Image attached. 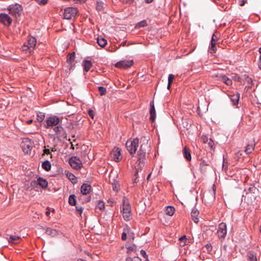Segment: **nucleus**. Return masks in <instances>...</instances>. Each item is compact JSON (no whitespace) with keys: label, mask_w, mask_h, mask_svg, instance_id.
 Returning <instances> with one entry per match:
<instances>
[{"label":"nucleus","mask_w":261,"mask_h":261,"mask_svg":"<svg viewBox=\"0 0 261 261\" xmlns=\"http://www.w3.org/2000/svg\"><path fill=\"white\" fill-rule=\"evenodd\" d=\"M139 140L138 138L134 139H129L126 142V147L130 154L136 153L137 149L139 146Z\"/></svg>","instance_id":"obj_3"},{"label":"nucleus","mask_w":261,"mask_h":261,"mask_svg":"<svg viewBox=\"0 0 261 261\" xmlns=\"http://www.w3.org/2000/svg\"><path fill=\"white\" fill-rule=\"evenodd\" d=\"M36 44V39L34 37H29L28 40L21 47L22 51L30 54L33 51Z\"/></svg>","instance_id":"obj_1"},{"label":"nucleus","mask_w":261,"mask_h":261,"mask_svg":"<svg viewBox=\"0 0 261 261\" xmlns=\"http://www.w3.org/2000/svg\"><path fill=\"white\" fill-rule=\"evenodd\" d=\"M147 23L146 20H143L142 21H140V22H138L136 25L135 28L137 29H139L141 28L147 26Z\"/></svg>","instance_id":"obj_26"},{"label":"nucleus","mask_w":261,"mask_h":261,"mask_svg":"<svg viewBox=\"0 0 261 261\" xmlns=\"http://www.w3.org/2000/svg\"><path fill=\"white\" fill-rule=\"evenodd\" d=\"M36 2L39 5H45L47 3L48 0H35Z\"/></svg>","instance_id":"obj_47"},{"label":"nucleus","mask_w":261,"mask_h":261,"mask_svg":"<svg viewBox=\"0 0 261 261\" xmlns=\"http://www.w3.org/2000/svg\"><path fill=\"white\" fill-rule=\"evenodd\" d=\"M91 190V186L90 185L84 184H83L81 188V193L83 195H87Z\"/></svg>","instance_id":"obj_17"},{"label":"nucleus","mask_w":261,"mask_h":261,"mask_svg":"<svg viewBox=\"0 0 261 261\" xmlns=\"http://www.w3.org/2000/svg\"><path fill=\"white\" fill-rule=\"evenodd\" d=\"M31 184L32 186H39L44 189L47 186L48 183L47 180H33Z\"/></svg>","instance_id":"obj_15"},{"label":"nucleus","mask_w":261,"mask_h":261,"mask_svg":"<svg viewBox=\"0 0 261 261\" xmlns=\"http://www.w3.org/2000/svg\"><path fill=\"white\" fill-rule=\"evenodd\" d=\"M149 148V146L148 145V143H143L141 145L140 148L139 150L138 151V161H139V164H142L143 165L144 161L146 159V153L147 151V149Z\"/></svg>","instance_id":"obj_2"},{"label":"nucleus","mask_w":261,"mask_h":261,"mask_svg":"<svg viewBox=\"0 0 261 261\" xmlns=\"http://www.w3.org/2000/svg\"><path fill=\"white\" fill-rule=\"evenodd\" d=\"M223 75H224L223 74L217 73L213 74L212 75V77H216L217 79V80L220 81V76H223Z\"/></svg>","instance_id":"obj_43"},{"label":"nucleus","mask_w":261,"mask_h":261,"mask_svg":"<svg viewBox=\"0 0 261 261\" xmlns=\"http://www.w3.org/2000/svg\"><path fill=\"white\" fill-rule=\"evenodd\" d=\"M33 146V142L28 138H23L20 144V147L25 154H30Z\"/></svg>","instance_id":"obj_4"},{"label":"nucleus","mask_w":261,"mask_h":261,"mask_svg":"<svg viewBox=\"0 0 261 261\" xmlns=\"http://www.w3.org/2000/svg\"><path fill=\"white\" fill-rule=\"evenodd\" d=\"M150 111H149L150 115V120L151 121H153L155 120V117H156L155 110V108H154L153 100H152L150 102Z\"/></svg>","instance_id":"obj_14"},{"label":"nucleus","mask_w":261,"mask_h":261,"mask_svg":"<svg viewBox=\"0 0 261 261\" xmlns=\"http://www.w3.org/2000/svg\"><path fill=\"white\" fill-rule=\"evenodd\" d=\"M119 1L124 4L130 5L133 3L134 0H119Z\"/></svg>","instance_id":"obj_46"},{"label":"nucleus","mask_w":261,"mask_h":261,"mask_svg":"<svg viewBox=\"0 0 261 261\" xmlns=\"http://www.w3.org/2000/svg\"><path fill=\"white\" fill-rule=\"evenodd\" d=\"M105 4L101 1H98L96 3V8L98 11H102L103 10Z\"/></svg>","instance_id":"obj_35"},{"label":"nucleus","mask_w":261,"mask_h":261,"mask_svg":"<svg viewBox=\"0 0 261 261\" xmlns=\"http://www.w3.org/2000/svg\"><path fill=\"white\" fill-rule=\"evenodd\" d=\"M88 115L92 118L93 119L94 117V113L93 110H88Z\"/></svg>","instance_id":"obj_51"},{"label":"nucleus","mask_w":261,"mask_h":261,"mask_svg":"<svg viewBox=\"0 0 261 261\" xmlns=\"http://www.w3.org/2000/svg\"><path fill=\"white\" fill-rule=\"evenodd\" d=\"M42 167L46 171H49L51 168V165L48 161H45L42 164Z\"/></svg>","instance_id":"obj_30"},{"label":"nucleus","mask_w":261,"mask_h":261,"mask_svg":"<svg viewBox=\"0 0 261 261\" xmlns=\"http://www.w3.org/2000/svg\"><path fill=\"white\" fill-rule=\"evenodd\" d=\"M209 146L211 147V149L213 148V146L214 145V141L210 138V140L207 142Z\"/></svg>","instance_id":"obj_53"},{"label":"nucleus","mask_w":261,"mask_h":261,"mask_svg":"<svg viewBox=\"0 0 261 261\" xmlns=\"http://www.w3.org/2000/svg\"><path fill=\"white\" fill-rule=\"evenodd\" d=\"M45 118V115L44 113L40 112L37 115V119L38 121L41 122H42Z\"/></svg>","instance_id":"obj_36"},{"label":"nucleus","mask_w":261,"mask_h":261,"mask_svg":"<svg viewBox=\"0 0 261 261\" xmlns=\"http://www.w3.org/2000/svg\"><path fill=\"white\" fill-rule=\"evenodd\" d=\"M82 65L84 67V70L86 72H88L92 66V63L91 61L85 60L82 62Z\"/></svg>","instance_id":"obj_18"},{"label":"nucleus","mask_w":261,"mask_h":261,"mask_svg":"<svg viewBox=\"0 0 261 261\" xmlns=\"http://www.w3.org/2000/svg\"><path fill=\"white\" fill-rule=\"evenodd\" d=\"M229 96L233 105L236 106L238 104L240 99V94L239 93L237 92L236 94H230Z\"/></svg>","instance_id":"obj_16"},{"label":"nucleus","mask_w":261,"mask_h":261,"mask_svg":"<svg viewBox=\"0 0 261 261\" xmlns=\"http://www.w3.org/2000/svg\"><path fill=\"white\" fill-rule=\"evenodd\" d=\"M207 165H208V164H207V162L203 160L200 163V167L201 169H202L203 167H205Z\"/></svg>","instance_id":"obj_49"},{"label":"nucleus","mask_w":261,"mask_h":261,"mask_svg":"<svg viewBox=\"0 0 261 261\" xmlns=\"http://www.w3.org/2000/svg\"><path fill=\"white\" fill-rule=\"evenodd\" d=\"M254 149V145L253 144H248L245 150L246 154L251 153Z\"/></svg>","instance_id":"obj_32"},{"label":"nucleus","mask_w":261,"mask_h":261,"mask_svg":"<svg viewBox=\"0 0 261 261\" xmlns=\"http://www.w3.org/2000/svg\"><path fill=\"white\" fill-rule=\"evenodd\" d=\"M217 233L219 238L224 239L227 233V227L225 223H221L218 226Z\"/></svg>","instance_id":"obj_10"},{"label":"nucleus","mask_w":261,"mask_h":261,"mask_svg":"<svg viewBox=\"0 0 261 261\" xmlns=\"http://www.w3.org/2000/svg\"><path fill=\"white\" fill-rule=\"evenodd\" d=\"M45 232L47 235H49V236H50L52 237L56 236L58 234L57 231L55 229H51V228H47Z\"/></svg>","instance_id":"obj_27"},{"label":"nucleus","mask_w":261,"mask_h":261,"mask_svg":"<svg viewBox=\"0 0 261 261\" xmlns=\"http://www.w3.org/2000/svg\"><path fill=\"white\" fill-rule=\"evenodd\" d=\"M96 208L100 210H103L105 208V204L103 201H98L96 204Z\"/></svg>","instance_id":"obj_37"},{"label":"nucleus","mask_w":261,"mask_h":261,"mask_svg":"<svg viewBox=\"0 0 261 261\" xmlns=\"http://www.w3.org/2000/svg\"><path fill=\"white\" fill-rule=\"evenodd\" d=\"M112 188L113 190L115 191H118L120 188V185L118 183V181L115 180L112 184Z\"/></svg>","instance_id":"obj_34"},{"label":"nucleus","mask_w":261,"mask_h":261,"mask_svg":"<svg viewBox=\"0 0 261 261\" xmlns=\"http://www.w3.org/2000/svg\"><path fill=\"white\" fill-rule=\"evenodd\" d=\"M76 198L75 196L74 195H71L69 197L68 202L69 204L71 205H75L76 204Z\"/></svg>","instance_id":"obj_33"},{"label":"nucleus","mask_w":261,"mask_h":261,"mask_svg":"<svg viewBox=\"0 0 261 261\" xmlns=\"http://www.w3.org/2000/svg\"><path fill=\"white\" fill-rule=\"evenodd\" d=\"M69 164L70 166L76 170L81 168L83 166L82 161L76 156H72L69 160Z\"/></svg>","instance_id":"obj_9"},{"label":"nucleus","mask_w":261,"mask_h":261,"mask_svg":"<svg viewBox=\"0 0 261 261\" xmlns=\"http://www.w3.org/2000/svg\"><path fill=\"white\" fill-rule=\"evenodd\" d=\"M179 241L180 242V246H185L186 244V241H187L186 237L185 236L181 237V238H179Z\"/></svg>","instance_id":"obj_40"},{"label":"nucleus","mask_w":261,"mask_h":261,"mask_svg":"<svg viewBox=\"0 0 261 261\" xmlns=\"http://www.w3.org/2000/svg\"><path fill=\"white\" fill-rule=\"evenodd\" d=\"M246 2L245 0H242L241 3L240 4V5L241 6H243L245 4Z\"/></svg>","instance_id":"obj_60"},{"label":"nucleus","mask_w":261,"mask_h":261,"mask_svg":"<svg viewBox=\"0 0 261 261\" xmlns=\"http://www.w3.org/2000/svg\"><path fill=\"white\" fill-rule=\"evenodd\" d=\"M121 149L119 148H115L112 151L111 153V155L112 158L115 161V162H119L121 159Z\"/></svg>","instance_id":"obj_13"},{"label":"nucleus","mask_w":261,"mask_h":261,"mask_svg":"<svg viewBox=\"0 0 261 261\" xmlns=\"http://www.w3.org/2000/svg\"><path fill=\"white\" fill-rule=\"evenodd\" d=\"M17 15H19L20 14H19V11H21L22 10V9L21 6L19 5L18 4H17Z\"/></svg>","instance_id":"obj_55"},{"label":"nucleus","mask_w":261,"mask_h":261,"mask_svg":"<svg viewBox=\"0 0 261 261\" xmlns=\"http://www.w3.org/2000/svg\"><path fill=\"white\" fill-rule=\"evenodd\" d=\"M75 54L74 52H72L69 54L67 57V62L70 64H72L74 60Z\"/></svg>","instance_id":"obj_25"},{"label":"nucleus","mask_w":261,"mask_h":261,"mask_svg":"<svg viewBox=\"0 0 261 261\" xmlns=\"http://www.w3.org/2000/svg\"><path fill=\"white\" fill-rule=\"evenodd\" d=\"M220 81L223 82L224 83H225L226 85L228 86L231 85L232 84V80L227 77L225 74L223 76H220Z\"/></svg>","instance_id":"obj_22"},{"label":"nucleus","mask_w":261,"mask_h":261,"mask_svg":"<svg viewBox=\"0 0 261 261\" xmlns=\"http://www.w3.org/2000/svg\"><path fill=\"white\" fill-rule=\"evenodd\" d=\"M128 252L133 251L134 250V247L132 246H130L127 248Z\"/></svg>","instance_id":"obj_58"},{"label":"nucleus","mask_w":261,"mask_h":261,"mask_svg":"<svg viewBox=\"0 0 261 261\" xmlns=\"http://www.w3.org/2000/svg\"><path fill=\"white\" fill-rule=\"evenodd\" d=\"M60 119L59 117L56 115H51L46 118L45 120L46 123L44 124V127L46 128H49L53 127H56L59 125Z\"/></svg>","instance_id":"obj_6"},{"label":"nucleus","mask_w":261,"mask_h":261,"mask_svg":"<svg viewBox=\"0 0 261 261\" xmlns=\"http://www.w3.org/2000/svg\"><path fill=\"white\" fill-rule=\"evenodd\" d=\"M182 153H183L185 158H186L188 161H191V155L190 151L186 146L184 147L183 150H182Z\"/></svg>","instance_id":"obj_20"},{"label":"nucleus","mask_w":261,"mask_h":261,"mask_svg":"<svg viewBox=\"0 0 261 261\" xmlns=\"http://www.w3.org/2000/svg\"><path fill=\"white\" fill-rule=\"evenodd\" d=\"M47 211H46V212H45V214H46V216H49V214H50V211H49V207H48L47 208Z\"/></svg>","instance_id":"obj_63"},{"label":"nucleus","mask_w":261,"mask_h":261,"mask_svg":"<svg viewBox=\"0 0 261 261\" xmlns=\"http://www.w3.org/2000/svg\"><path fill=\"white\" fill-rule=\"evenodd\" d=\"M201 139L202 140V142L204 143H206L208 142V141L210 140V139H208V137L206 136H204V135H203L201 137Z\"/></svg>","instance_id":"obj_44"},{"label":"nucleus","mask_w":261,"mask_h":261,"mask_svg":"<svg viewBox=\"0 0 261 261\" xmlns=\"http://www.w3.org/2000/svg\"><path fill=\"white\" fill-rule=\"evenodd\" d=\"M10 239L11 240V241H14L16 239V236H11L10 237Z\"/></svg>","instance_id":"obj_59"},{"label":"nucleus","mask_w":261,"mask_h":261,"mask_svg":"<svg viewBox=\"0 0 261 261\" xmlns=\"http://www.w3.org/2000/svg\"><path fill=\"white\" fill-rule=\"evenodd\" d=\"M247 257L249 261H257L256 254L253 252H249L247 254Z\"/></svg>","instance_id":"obj_29"},{"label":"nucleus","mask_w":261,"mask_h":261,"mask_svg":"<svg viewBox=\"0 0 261 261\" xmlns=\"http://www.w3.org/2000/svg\"><path fill=\"white\" fill-rule=\"evenodd\" d=\"M29 179H39V180H40V179H44L43 178L41 177H39L38 176V175L34 173H32V175H31V176L30 177V178Z\"/></svg>","instance_id":"obj_41"},{"label":"nucleus","mask_w":261,"mask_h":261,"mask_svg":"<svg viewBox=\"0 0 261 261\" xmlns=\"http://www.w3.org/2000/svg\"><path fill=\"white\" fill-rule=\"evenodd\" d=\"M70 1L73 2L75 4L84 3L86 1V0H70Z\"/></svg>","instance_id":"obj_52"},{"label":"nucleus","mask_w":261,"mask_h":261,"mask_svg":"<svg viewBox=\"0 0 261 261\" xmlns=\"http://www.w3.org/2000/svg\"><path fill=\"white\" fill-rule=\"evenodd\" d=\"M133 64L132 60H124L118 62L115 66L119 68L127 69L130 67Z\"/></svg>","instance_id":"obj_11"},{"label":"nucleus","mask_w":261,"mask_h":261,"mask_svg":"<svg viewBox=\"0 0 261 261\" xmlns=\"http://www.w3.org/2000/svg\"><path fill=\"white\" fill-rule=\"evenodd\" d=\"M53 130L55 132V135L58 140H61L67 138L66 132L65 128L61 125L54 127Z\"/></svg>","instance_id":"obj_7"},{"label":"nucleus","mask_w":261,"mask_h":261,"mask_svg":"<svg viewBox=\"0 0 261 261\" xmlns=\"http://www.w3.org/2000/svg\"><path fill=\"white\" fill-rule=\"evenodd\" d=\"M121 239L122 240L124 241L126 239V233L125 232H123L121 236Z\"/></svg>","instance_id":"obj_56"},{"label":"nucleus","mask_w":261,"mask_h":261,"mask_svg":"<svg viewBox=\"0 0 261 261\" xmlns=\"http://www.w3.org/2000/svg\"><path fill=\"white\" fill-rule=\"evenodd\" d=\"M227 162H225V159L224 158V156H223V165H222V168L224 170H226L227 168Z\"/></svg>","instance_id":"obj_50"},{"label":"nucleus","mask_w":261,"mask_h":261,"mask_svg":"<svg viewBox=\"0 0 261 261\" xmlns=\"http://www.w3.org/2000/svg\"><path fill=\"white\" fill-rule=\"evenodd\" d=\"M198 211L197 209L193 208L191 212V217L194 222L196 223L199 222V219L198 218Z\"/></svg>","instance_id":"obj_21"},{"label":"nucleus","mask_w":261,"mask_h":261,"mask_svg":"<svg viewBox=\"0 0 261 261\" xmlns=\"http://www.w3.org/2000/svg\"><path fill=\"white\" fill-rule=\"evenodd\" d=\"M236 155L238 158H240L242 155V153L240 151H239L236 153Z\"/></svg>","instance_id":"obj_57"},{"label":"nucleus","mask_w":261,"mask_h":261,"mask_svg":"<svg viewBox=\"0 0 261 261\" xmlns=\"http://www.w3.org/2000/svg\"><path fill=\"white\" fill-rule=\"evenodd\" d=\"M174 211L175 209L173 206H169L166 207V213L170 216L173 215Z\"/></svg>","instance_id":"obj_31"},{"label":"nucleus","mask_w":261,"mask_h":261,"mask_svg":"<svg viewBox=\"0 0 261 261\" xmlns=\"http://www.w3.org/2000/svg\"><path fill=\"white\" fill-rule=\"evenodd\" d=\"M98 91L101 96L105 95L107 92L106 88L102 86H100L98 87Z\"/></svg>","instance_id":"obj_38"},{"label":"nucleus","mask_w":261,"mask_h":261,"mask_svg":"<svg viewBox=\"0 0 261 261\" xmlns=\"http://www.w3.org/2000/svg\"><path fill=\"white\" fill-rule=\"evenodd\" d=\"M65 174L68 179H74L75 177L72 173L65 171Z\"/></svg>","instance_id":"obj_39"},{"label":"nucleus","mask_w":261,"mask_h":261,"mask_svg":"<svg viewBox=\"0 0 261 261\" xmlns=\"http://www.w3.org/2000/svg\"><path fill=\"white\" fill-rule=\"evenodd\" d=\"M0 22L6 26L10 25L12 23L11 18L7 14H0Z\"/></svg>","instance_id":"obj_12"},{"label":"nucleus","mask_w":261,"mask_h":261,"mask_svg":"<svg viewBox=\"0 0 261 261\" xmlns=\"http://www.w3.org/2000/svg\"><path fill=\"white\" fill-rule=\"evenodd\" d=\"M44 153H45V154H49L50 153L49 149H45L44 150Z\"/></svg>","instance_id":"obj_61"},{"label":"nucleus","mask_w":261,"mask_h":261,"mask_svg":"<svg viewBox=\"0 0 261 261\" xmlns=\"http://www.w3.org/2000/svg\"><path fill=\"white\" fill-rule=\"evenodd\" d=\"M123 217L125 220L128 221L131 217V208L128 199L126 197L123 199Z\"/></svg>","instance_id":"obj_5"},{"label":"nucleus","mask_w":261,"mask_h":261,"mask_svg":"<svg viewBox=\"0 0 261 261\" xmlns=\"http://www.w3.org/2000/svg\"><path fill=\"white\" fill-rule=\"evenodd\" d=\"M126 261H142L139 257H134V258L127 257Z\"/></svg>","instance_id":"obj_42"},{"label":"nucleus","mask_w":261,"mask_h":261,"mask_svg":"<svg viewBox=\"0 0 261 261\" xmlns=\"http://www.w3.org/2000/svg\"><path fill=\"white\" fill-rule=\"evenodd\" d=\"M77 11L76 8L67 7L64 10L63 13V18L66 19H72V18H74Z\"/></svg>","instance_id":"obj_8"},{"label":"nucleus","mask_w":261,"mask_h":261,"mask_svg":"<svg viewBox=\"0 0 261 261\" xmlns=\"http://www.w3.org/2000/svg\"><path fill=\"white\" fill-rule=\"evenodd\" d=\"M16 4L14 5H10L8 7V10L9 11L10 14L13 15H16Z\"/></svg>","instance_id":"obj_28"},{"label":"nucleus","mask_w":261,"mask_h":261,"mask_svg":"<svg viewBox=\"0 0 261 261\" xmlns=\"http://www.w3.org/2000/svg\"><path fill=\"white\" fill-rule=\"evenodd\" d=\"M212 36H214V40H216V41L217 42L218 40V37L216 36L215 34L214 33Z\"/></svg>","instance_id":"obj_64"},{"label":"nucleus","mask_w":261,"mask_h":261,"mask_svg":"<svg viewBox=\"0 0 261 261\" xmlns=\"http://www.w3.org/2000/svg\"><path fill=\"white\" fill-rule=\"evenodd\" d=\"M97 42L98 45L103 47L107 44V41L103 38L98 37L97 39Z\"/></svg>","instance_id":"obj_24"},{"label":"nucleus","mask_w":261,"mask_h":261,"mask_svg":"<svg viewBox=\"0 0 261 261\" xmlns=\"http://www.w3.org/2000/svg\"><path fill=\"white\" fill-rule=\"evenodd\" d=\"M216 40H214V36L212 37L210 49L212 51L213 53H215L217 50Z\"/></svg>","instance_id":"obj_23"},{"label":"nucleus","mask_w":261,"mask_h":261,"mask_svg":"<svg viewBox=\"0 0 261 261\" xmlns=\"http://www.w3.org/2000/svg\"><path fill=\"white\" fill-rule=\"evenodd\" d=\"M258 67L261 70V57H259V59Z\"/></svg>","instance_id":"obj_62"},{"label":"nucleus","mask_w":261,"mask_h":261,"mask_svg":"<svg viewBox=\"0 0 261 261\" xmlns=\"http://www.w3.org/2000/svg\"><path fill=\"white\" fill-rule=\"evenodd\" d=\"M174 78V75L172 74H170L168 75V81L169 83H172Z\"/></svg>","instance_id":"obj_45"},{"label":"nucleus","mask_w":261,"mask_h":261,"mask_svg":"<svg viewBox=\"0 0 261 261\" xmlns=\"http://www.w3.org/2000/svg\"><path fill=\"white\" fill-rule=\"evenodd\" d=\"M140 253L141 255H142L144 258L146 259L147 258V255L146 254V253L144 250H141L140 251Z\"/></svg>","instance_id":"obj_54"},{"label":"nucleus","mask_w":261,"mask_h":261,"mask_svg":"<svg viewBox=\"0 0 261 261\" xmlns=\"http://www.w3.org/2000/svg\"><path fill=\"white\" fill-rule=\"evenodd\" d=\"M144 171L142 169H136L135 173L134 174V176L135 177V179H137L138 178H145V176L143 174Z\"/></svg>","instance_id":"obj_19"},{"label":"nucleus","mask_w":261,"mask_h":261,"mask_svg":"<svg viewBox=\"0 0 261 261\" xmlns=\"http://www.w3.org/2000/svg\"><path fill=\"white\" fill-rule=\"evenodd\" d=\"M83 210H84V208L82 206H76V210L77 212H78L80 213V215L82 214Z\"/></svg>","instance_id":"obj_48"}]
</instances>
